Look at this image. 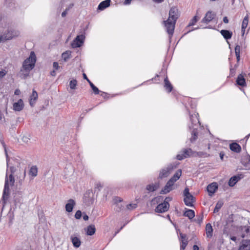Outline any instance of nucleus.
I'll return each mask as SVG.
<instances>
[{
  "instance_id": "obj_57",
  "label": "nucleus",
  "mask_w": 250,
  "mask_h": 250,
  "mask_svg": "<svg viewBox=\"0 0 250 250\" xmlns=\"http://www.w3.org/2000/svg\"><path fill=\"white\" fill-rule=\"evenodd\" d=\"M87 82L89 83L91 88L95 86L94 84L89 80H87Z\"/></svg>"
},
{
  "instance_id": "obj_9",
  "label": "nucleus",
  "mask_w": 250,
  "mask_h": 250,
  "mask_svg": "<svg viewBox=\"0 0 250 250\" xmlns=\"http://www.w3.org/2000/svg\"><path fill=\"white\" fill-rule=\"evenodd\" d=\"M179 241L180 242V250H184L188 244L187 235L182 233H179Z\"/></svg>"
},
{
  "instance_id": "obj_44",
  "label": "nucleus",
  "mask_w": 250,
  "mask_h": 250,
  "mask_svg": "<svg viewBox=\"0 0 250 250\" xmlns=\"http://www.w3.org/2000/svg\"><path fill=\"white\" fill-rule=\"evenodd\" d=\"M7 74L5 70H1L0 71V80L2 78Z\"/></svg>"
},
{
  "instance_id": "obj_8",
  "label": "nucleus",
  "mask_w": 250,
  "mask_h": 250,
  "mask_svg": "<svg viewBox=\"0 0 250 250\" xmlns=\"http://www.w3.org/2000/svg\"><path fill=\"white\" fill-rule=\"evenodd\" d=\"M169 208V204L167 201L159 204L155 208V211L158 213H163L167 211Z\"/></svg>"
},
{
  "instance_id": "obj_13",
  "label": "nucleus",
  "mask_w": 250,
  "mask_h": 250,
  "mask_svg": "<svg viewBox=\"0 0 250 250\" xmlns=\"http://www.w3.org/2000/svg\"><path fill=\"white\" fill-rule=\"evenodd\" d=\"M218 188V186L216 183H212L208 185L207 187V190L209 196H211Z\"/></svg>"
},
{
  "instance_id": "obj_59",
  "label": "nucleus",
  "mask_w": 250,
  "mask_h": 250,
  "mask_svg": "<svg viewBox=\"0 0 250 250\" xmlns=\"http://www.w3.org/2000/svg\"><path fill=\"white\" fill-rule=\"evenodd\" d=\"M193 250H199V248L198 246L197 245H194L193 247Z\"/></svg>"
},
{
  "instance_id": "obj_51",
  "label": "nucleus",
  "mask_w": 250,
  "mask_h": 250,
  "mask_svg": "<svg viewBox=\"0 0 250 250\" xmlns=\"http://www.w3.org/2000/svg\"><path fill=\"white\" fill-rule=\"evenodd\" d=\"M88 218H89V217H88V216L87 215L84 214V215H83V219L84 220L87 221V220H88Z\"/></svg>"
},
{
  "instance_id": "obj_46",
  "label": "nucleus",
  "mask_w": 250,
  "mask_h": 250,
  "mask_svg": "<svg viewBox=\"0 0 250 250\" xmlns=\"http://www.w3.org/2000/svg\"><path fill=\"white\" fill-rule=\"evenodd\" d=\"M53 66L55 70H58L60 68V66L57 62H54Z\"/></svg>"
},
{
  "instance_id": "obj_47",
  "label": "nucleus",
  "mask_w": 250,
  "mask_h": 250,
  "mask_svg": "<svg viewBox=\"0 0 250 250\" xmlns=\"http://www.w3.org/2000/svg\"><path fill=\"white\" fill-rule=\"evenodd\" d=\"M235 69L232 68V66L231 65L230 68V75H231V76H232V77L235 74Z\"/></svg>"
},
{
  "instance_id": "obj_36",
  "label": "nucleus",
  "mask_w": 250,
  "mask_h": 250,
  "mask_svg": "<svg viewBox=\"0 0 250 250\" xmlns=\"http://www.w3.org/2000/svg\"><path fill=\"white\" fill-rule=\"evenodd\" d=\"M14 198L16 203H21L22 201V195L20 193H16Z\"/></svg>"
},
{
  "instance_id": "obj_30",
  "label": "nucleus",
  "mask_w": 250,
  "mask_h": 250,
  "mask_svg": "<svg viewBox=\"0 0 250 250\" xmlns=\"http://www.w3.org/2000/svg\"><path fill=\"white\" fill-rule=\"evenodd\" d=\"M159 186L158 184H150L146 186V189L150 192H152L156 190L159 188Z\"/></svg>"
},
{
  "instance_id": "obj_5",
  "label": "nucleus",
  "mask_w": 250,
  "mask_h": 250,
  "mask_svg": "<svg viewBox=\"0 0 250 250\" xmlns=\"http://www.w3.org/2000/svg\"><path fill=\"white\" fill-rule=\"evenodd\" d=\"M19 34L20 33L18 31L15 30L11 27H8L5 31L3 35H0V42L18 37Z\"/></svg>"
},
{
  "instance_id": "obj_60",
  "label": "nucleus",
  "mask_w": 250,
  "mask_h": 250,
  "mask_svg": "<svg viewBox=\"0 0 250 250\" xmlns=\"http://www.w3.org/2000/svg\"><path fill=\"white\" fill-rule=\"evenodd\" d=\"M171 200H172V198L169 197H167L166 198L165 201H167V203H168V202L171 201Z\"/></svg>"
},
{
  "instance_id": "obj_54",
  "label": "nucleus",
  "mask_w": 250,
  "mask_h": 250,
  "mask_svg": "<svg viewBox=\"0 0 250 250\" xmlns=\"http://www.w3.org/2000/svg\"><path fill=\"white\" fill-rule=\"evenodd\" d=\"M20 93H21V91L19 89H16L14 92L15 94L17 95H19L20 94Z\"/></svg>"
},
{
  "instance_id": "obj_42",
  "label": "nucleus",
  "mask_w": 250,
  "mask_h": 250,
  "mask_svg": "<svg viewBox=\"0 0 250 250\" xmlns=\"http://www.w3.org/2000/svg\"><path fill=\"white\" fill-rule=\"evenodd\" d=\"M82 216V212L81 210H77L75 214V217L77 219H79L81 218Z\"/></svg>"
},
{
  "instance_id": "obj_49",
  "label": "nucleus",
  "mask_w": 250,
  "mask_h": 250,
  "mask_svg": "<svg viewBox=\"0 0 250 250\" xmlns=\"http://www.w3.org/2000/svg\"><path fill=\"white\" fill-rule=\"evenodd\" d=\"M131 1L132 0H125L124 3L125 5H128L131 3Z\"/></svg>"
},
{
  "instance_id": "obj_1",
  "label": "nucleus",
  "mask_w": 250,
  "mask_h": 250,
  "mask_svg": "<svg viewBox=\"0 0 250 250\" xmlns=\"http://www.w3.org/2000/svg\"><path fill=\"white\" fill-rule=\"evenodd\" d=\"M179 16L178 10L176 7L174 6L169 10L168 19L163 21L170 39L173 34L175 23Z\"/></svg>"
},
{
  "instance_id": "obj_3",
  "label": "nucleus",
  "mask_w": 250,
  "mask_h": 250,
  "mask_svg": "<svg viewBox=\"0 0 250 250\" xmlns=\"http://www.w3.org/2000/svg\"><path fill=\"white\" fill-rule=\"evenodd\" d=\"M10 169L11 171V173H13L14 172V167H10ZM14 182L15 180L12 175V173L10 174L9 179L7 178V174H6L5 180L4 188L2 195V200L4 204L5 203L6 200H7L8 198L9 186L13 185Z\"/></svg>"
},
{
  "instance_id": "obj_33",
  "label": "nucleus",
  "mask_w": 250,
  "mask_h": 250,
  "mask_svg": "<svg viewBox=\"0 0 250 250\" xmlns=\"http://www.w3.org/2000/svg\"><path fill=\"white\" fill-rule=\"evenodd\" d=\"M71 52L70 51H66L62 54V57L64 62L67 61L70 58Z\"/></svg>"
},
{
  "instance_id": "obj_23",
  "label": "nucleus",
  "mask_w": 250,
  "mask_h": 250,
  "mask_svg": "<svg viewBox=\"0 0 250 250\" xmlns=\"http://www.w3.org/2000/svg\"><path fill=\"white\" fill-rule=\"evenodd\" d=\"M206 233L207 237L210 238L213 235V229L210 223H208L206 226Z\"/></svg>"
},
{
  "instance_id": "obj_37",
  "label": "nucleus",
  "mask_w": 250,
  "mask_h": 250,
  "mask_svg": "<svg viewBox=\"0 0 250 250\" xmlns=\"http://www.w3.org/2000/svg\"><path fill=\"white\" fill-rule=\"evenodd\" d=\"M223 203L222 201H219L217 203L215 208L214 209V212H218L219 210L222 208Z\"/></svg>"
},
{
  "instance_id": "obj_27",
  "label": "nucleus",
  "mask_w": 250,
  "mask_h": 250,
  "mask_svg": "<svg viewBox=\"0 0 250 250\" xmlns=\"http://www.w3.org/2000/svg\"><path fill=\"white\" fill-rule=\"evenodd\" d=\"M86 234L88 235H93L96 231V229L93 225H91L88 226L85 229Z\"/></svg>"
},
{
  "instance_id": "obj_35",
  "label": "nucleus",
  "mask_w": 250,
  "mask_h": 250,
  "mask_svg": "<svg viewBox=\"0 0 250 250\" xmlns=\"http://www.w3.org/2000/svg\"><path fill=\"white\" fill-rule=\"evenodd\" d=\"M200 17H198L197 15H195L193 17V18L190 20L189 23H188V26H190L194 25L197 22V21L200 19Z\"/></svg>"
},
{
  "instance_id": "obj_12",
  "label": "nucleus",
  "mask_w": 250,
  "mask_h": 250,
  "mask_svg": "<svg viewBox=\"0 0 250 250\" xmlns=\"http://www.w3.org/2000/svg\"><path fill=\"white\" fill-rule=\"evenodd\" d=\"M215 14L211 11H208L205 17L202 20L201 22L208 24L214 18Z\"/></svg>"
},
{
  "instance_id": "obj_15",
  "label": "nucleus",
  "mask_w": 250,
  "mask_h": 250,
  "mask_svg": "<svg viewBox=\"0 0 250 250\" xmlns=\"http://www.w3.org/2000/svg\"><path fill=\"white\" fill-rule=\"evenodd\" d=\"M23 107L24 104L21 99L19 100L17 102L13 104V110L16 111H20L23 109Z\"/></svg>"
},
{
  "instance_id": "obj_52",
  "label": "nucleus",
  "mask_w": 250,
  "mask_h": 250,
  "mask_svg": "<svg viewBox=\"0 0 250 250\" xmlns=\"http://www.w3.org/2000/svg\"><path fill=\"white\" fill-rule=\"evenodd\" d=\"M220 159L221 160H223V157L224 156V153L223 152H221L219 154Z\"/></svg>"
},
{
  "instance_id": "obj_45",
  "label": "nucleus",
  "mask_w": 250,
  "mask_h": 250,
  "mask_svg": "<svg viewBox=\"0 0 250 250\" xmlns=\"http://www.w3.org/2000/svg\"><path fill=\"white\" fill-rule=\"evenodd\" d=\"M91 88L92 89L93 92L95 94L97 95L99 93L100 91L96 86H94L93 87H92Z\"/></svg>"
},
{
  "instance_id": "obj_18",
  "label": "nucleus",
  "mask_w": 250,
  "mask_h": 250,
  "mask_svg": "<svg viewBox=\"0 0 250 250\" xmlns=\"http://www.w3.org/2000/svg\"><path fill=\"white\" fill-rule=\"evenodd\" d=\"M38 99V93L35 90H33L31 95L30 96L29 104L31 106H34Z\"/></svg>"
},
{
  "instance_id": "obj_11",
  "label": "nucleus",
  "mask_w": 250,
  "mask_h": 250,
  "mask_svg": "<svg viewBox=\"0 0 250 250\" xmlns=\"http://www.w3.org/2000/svg\"><path fill=\"white\" fill-rule=\"evenodd\" d=\"M192 152V150L190 148L184 149L180 154H178L176 156V158L179 160H182L185 158L189 157Z\"/></svg>"
},
{
  "instance_id": "obj_20",
  "label": "nucleus",
  "mask_w": 250,
  "mask_h": 250,
  "mask_svg": "<svg viewBox=\"0 0 250 250\" xmlns=\"http://www.w3.org/2000/svg\"><path fill=\"white\" fill-rule=\"evenodd\" d=\"M242 178V177L241 175H235L232 177L230 178L229 181V185L230 187L234 186L236 184V183Z\"/></svg>"
},
{
  "instance_id": "obj_21",
  "label": "nucleus",
  "mask_w": 250,
  "mask_h": 250,
  "mask_svg": "<svg viewBox=\"0 0 250 250\" xmlns=\"http://www.w3.org/2000/svg\"><path fill=\"white\" fill-rule=\"evenodd\" d=\"M230 149L236 153H239L241 150V146L236 143H233L229 145Z\"/></svg>"
},
{
  "instance_id": "obj_62",
  "label": "nucleus",
  "mask_w": 250,
  "mask_h": 250,
  "mask_svg": "<svg viewBox=\"0 0 250 250\" xmlns=\"http://www.w3.org/2000/svg\"><path fill=\"white\" fill-rule=\"evenodd\" d=\"M230 239L233 241H235L236 240V237L235 236H232L230 237Z\"/></svg>"
},
{
  "instance_id": "obj_39",
  "label": "nucleus",
  "mask_w": 250,
  "mask_h": 250,
  "mask_svg": "<svg viewBox=\"0 0 250 250\" xmlns=\"http://www.w3.org/2000/svg\"><path fill=\"white\" fill-rule=\"evenodd\" d=\"M77 84V81L76 80H72L69 83L70 88L71 89H75Z\"/></svg>"
},
{
  "instance_id": "obj_17",
  "label": "nucleus",
  "mask_w": 250,
  "mask_h": 250,
  "mask_svg": "<svg viewBox=\"0 0 250 250\" xmlns=\"http://www.w3.org/2000/svg\"><path fill=\"white\" fill-rule=\"evenodd\" d=\"M75 205V201L73 199H69L65 205L66 211L68 212H72Z\"/></svg>"
},
{
  "instance_id": "obj_55",
  "label": "nucleus",
  "mask_w": 250,
  "mask_h": 250,
  "mask_svg": "<svg viewBox=\"0 0 250 250\" xmlns=\"http://www.w3.org/2000/svg\"><path fill=\"white\" fill-rule=\"evenodd\" d=\"M56 72H55V70H54L53 71H52L51 72H50V75L52 76H55L56 75Z\"/></svg>"
},
{
  "instance_id": "obj_24",
  "label": "nucleus",
  "mask_w": 250,
  "mask_h": 250,
  "mask_svg": "<svg viewBox=\"0 0 250 250\" xmlns=\"http://www.w3.org/2000/svg\"><path fill=\"white\" fill-rule=\"evenodd\" d=\"M93 193L92 190H88L84 195V199L86 202H91L93 200Z\"/></svg>"
},
{
  "instance_id": "obj_38",
  "label": "nucleus",
  "mask_w": 250,
  "mask_h": 250,
  "mask_svg": "<svg viewBox=\"0 0 250 250\" xmlns=\"http://www.w3.org/2000/svg\"><path fill=\"white\" fill-rule=\"evenodd\" d=\"M197 138V130L193 128V130L192 132V137L190 138L191 142H193L196 140Z\"/></svg>"
},
{
  "instance_id": "obj_16",
  "label": "nucleus",
  "mask_w": 250,
  "mask_h": 250,
  "mask_svg": "<svg viewBox=\"0 0 250 250\" xmlns=\"http://www.w3.org/2000/svg\"><path fill=\"white\" fill-rule=\"evenodd\" d=\"M71 240L75 248H78L80 247L81 245V241L80 238L75 234L71 236Z\"/></svg>"
},
{
  "instance_id": "obj_2",
  "label": "nucleus",
  "mask_w": 250,
  "mask_h": 250,
  "mask_svg": "<svg viewBox=\"0 0 250 250\" xmlns=\"http://www.w3.org/2000/svg\"><path fill=\"white\" fill-rule=\"evenodd\" d=\"M36 62V55L34 52L32 51L29 58L26 59L23 62L22 68L21 69V74L22 78L25 79L29 76L30 71L35 66Z\"/></svg>"
},
{
  "instance_id": "obj_64",
  "label": "nucleus",
  "mask_w": 250,
  "mask_h": 250,
  "mask_svg": "<svg viewBox=\"0 0 250 250\" xmlns=\"http://www.w3.org/2000/svg\"><path fill=\"white\" fill-rule=\"evenodd\" d=\"M102 187V186L101 185V184H97V188H101Z\"/></svg>"
},
{
  "instance_id": "obj_58",
  "label": "nucleus",
  "mask_w": 250,
  "mask_h": 250,
  "mask_svg": "<svg viewBox=\"0 0 250 250\" xmlns=\"http://www.w3.org/2000/svg\"><path fill=\"white\" fill-rule=\"evenodd\" d=\"M87 82L89 83L91 88L95 86L94 84L89 80H87Z\"/></svg>"
},
{
  "instance_id": "obj_50",
  "label": "nucleus",
  "mask_w": 250,
  "mask_h": 250,
  "mask_svg": "<svg viewBox=\"0 0 250 250\" xmlns=\"http://www.w3.org/2000/svg\"><path fill=\"white\" fill-rule=\"evenodd\" d=\"M223 21L225 23H228L229 22V20H228L227 17H224V18H223Z\"/></svg>"
},
{
  "instance_id": "obj_29",
  "label": "nucleus",
  "mask_w": 250,
  "mask_h": 250,
  "mask_svg": "<svg viewBox=\"0 0 250 250\" xmlns=\"http://www.w3.org/2000/svg\"><path fill=\"white\" fill-rule=\"evenodd\" d=\"M164 87L168 92H170L172 90V86L168 80L167 77H166L164 80Z\"/></svg>"
},
{
  "instance_id": "obj_7",
  "label": "nucleus",
  "mask_w": 250,
  "mask_h": 250,
  "mask_svg": "<svg viewBox=\"0 0 250 250\" xmlns=\"http://www.w3.org/2000/svg\"><path fill=\"white\" fill-rule=\"evenodd\" d=\"M85 37L83 35H80L77 36L71 43L73 48H77L81 46L83 44Z\"/></svg>"
},
{
  "instance_id": "obj_56",
  "label": "nucleus",
  "mask_w": 250,
  "mask_h": 250,
  "mask_svg": "<svg viewBox=\"0 0 250 250\" xmlns=\"http://www.w3.org/2000/svg\"><path fill=\"white\" fill-rule=\"evenodd\" d=\"M87 82L89 83L91 88L95 86L94 84L89 80H87Z\"/></svg>"
},
{
  "instance_id": "obj_40",
  "label": "nucleus",
  "mask_w": 250,
  "mask_h": 250,
  "mask_svg": "<svg viewBox=\"0 0 250 250\" xmlns=\"http://www.w3.org/2000/svg\"><path fill=\"white\" fill-rule=\"evenodd\" d=\"M1 144L2 145V146H3V148H4V149L5 154V156H6V157L7 166V167H8V162L9 161V159L8 155V154H7V149H6V145H5V143L3 141H1Z\"/></svg>"
},
{
  "instance_id": "obj_26",
  "label": "nucleus",
  "mask_w": 250,
  "mask_h": 250,
  "mask_svg": "<svg viewBox=\"0 0 250 250\" xmlns=\"http://www.w3.org/2000/svg\"><path fill=\"white\" fill-rule=\"evenodd\" d=\"M236 83L238 85L242 86H244L246 85L245 79L242 74L238 75L236 80Z\"/></svg>"
},
{
  "instance_id": "obj_41",
  "label": "nucleus",
  "mask_w": 250,
  "mask_h": 250,
  "mask_svg": "<svg viewBox=\"0 0 250 250\" xmlns=\"http://www.w3.org/2000/svg\"><path fill=\"white\" fill-rule=\"evenodd\" d=\"M137 207L136 204H129L127 205L126 208L128 209H133Z\"/></svg>"
},
{
  "instance_id": "obj_48",
  "label": "nucleus",
  "mask_w": 250,
  "mask_h": 250,
  "mask_svg": "<svg viewBox=\"0 0 250 250\" xmlns=\"http://www.w3.org/2000/svg\"><path fill=\"white\" fill-rule=\"evenodd\" d=\"M242 230L248 233L249 232L250 229L248 227L245 226L243 227Z\"/></svg>"
},
{
  "instance_id": "obj_53",
  "label": "nucleus",
  "mask_w": 250,
  "mask_h": 250,
  "mask_svg": "<svg viewBox=\"0 0 250 250\" xmlns=\"http://www.w3.org/2000/svg\"><path fill=\"white\" fill-rule=\"evenodd\" d=\"M154 2L157 3H162L164 0H152Z\"/></svg>"
},
{
  "instance_id": "obj_61",
  "label": "nucleus",
  "mask_w": 250,
  "mask_h": 250,
  "mask_svg": "<svg viewBox=\"0 0 250 250\" xmlns=\"http://www.w3.org/2000/svg\"><path fill=\"white\" fill-rule=\"evenodd\" d=\"M66 14H67V11H66V10H65V11H63V12L62 13V17H65V16H66Z\"/></svg>"
},
{
  "instance_id": "obj_25",
  "label": "nucleus",
  "mask_w": 250,
  "mask_h": 250,
  "mask_svg": "<svg viewBox=\"0 0 250 250\" xmlns=\"http://www.w3.org/2000/svg\"><path fill=\"white\" fill-rule=\"evenodd\" d=\"M249 21V16L248 15L246 16L244 18L242 23V28L241 31L242 35L243 36L245 34V29L247 28Z\"/></svg>"
},
{
  "instance_id": "obj_34",
  "label": "nucleus",
  "mask_w": 250,
  "mask_h": 250,
  "mask_svg": "<svg viewBox=\"0 0 250 250\" xmlns=\"http://www.w3.org/2000/svg\"><path fill=\"white\" fill-rule=\"evenodd\" d=\"M235 53L237 59V62H238L240 61V46L239 45H237L235 47Z\"/></svg>"
},
{
  "instance_id": "obj_43",
  "label": "nucleus",
  "mask_w": 250,
  "mask_h": 250,
  "mask_svg": "<svg viewBox=\"0 0 250 250\" xmlns=\"http://www.w3.org/2000/svg\"><path fill=\"white\" fill-rule=\"evenodd\" d=\"M123 200L119 197H115L113 198V201L115 204H117L118 203L122 202Z\"/></svg>"
},
{
  "instance_id": "obj_28",
  "label": "nucleus",
  "mask_w": 250,
  "mask_h": 250,
  "mask_svg": "<svg viewBox=\"0 0 250 250\" xmlns=\"http://www.w3.org/2000/svg\"><path fill=\"white\" fill-rule=\"evenodd\" d=\"M220 33L226 40L231 39L232 35V33L227 30H222Z\"/></svg>"
},
{
  "instance_id": "obj_22",
  "label": "nucleus",
  "mask_w": 250,
  "mask_h": 250,
  "mask_svg": "<svg viewBox=\"0 0 250 250\" xmlns=\"http://www.w3.org/2000/svg\"><path fill=\"white\" fill-rule=\"evenodd\" d=\"M111 0H105L102 1L98 5V9L100 10H103L110 6Z\"/></svg>"
},
{
  "instance_id": "obj_32",
  "label": "nucleus",
  "mask_w": 250,
  "mask_h": 250,
  "mask_svg": "<svg viewBox=\"0 0 250 250\" xmlns=\"http://www.w3.org/2000/svg\"><path fill=\"white\" fill-rule=\"evenodd\" d=\"M38 168L36 166H32L29 170V175H31L33 177H35L37 175Z\"/></svg>"
},
{
  "instance_id": "obj_6",
  "label": "nucleus",
  "mask_w": 250,
  "mask_h": 250,
  "mask_svg": "<svg viewBox=\"0 0 250 250\" xmlns=\"http://www.w3.org/2000/svg\"><path fill=\"white\" fill-rule=\"evenodd\" d=\"M184 196V203L185 205L188 207L193 206V203L195 202L194 197L189 193L188 188H186L183 192Z\"/></svg>"
},
{
  "instance_id": "obj_14",
  "label": "nucleus",
  "mask_w": 250,
  "mask_h": 250,
  "mask_svg": "<svg viewBox=\"0 0 250 250\" xmlns=\"http://www.w3.org/2000/svg\"><path fill=\"white\" fill-rule=\"evenodd\" d=\"M190 120L192 125V126H189V128H194V126L197 125L199 123L198 114L195 113L190 115Z\"/></svg>"
},
{
  "instance_id": "obj_4",
  "label": "nucleus",
  "mask_w": 250,
  "mask_h": 250,
  "mask_svg": "<svg viewBox=\"0 0 250 250\" xmlns=\"http://www.w3.org/2000/svg\"><path fill=\"white\" fill-rule=\"evenodd\" d=\"M181 174V170H178L174 174L173 176L168 181L166 186L161 191L160 193L161 194H167L172 190L173 189L172 187L174 183L180 178Z\"/></svg>"
},
{
  "instance_id": "obj_31",
  "label": "nucleus",
  "mask_w": 250,
  "mask_h": 250,
  "mask_svg": "<svg viewBox=\"0 0 250 250\" xmlns=\"http://www.w3.org/2000/svg\"><path fill=\"white\" fill-rule=\"evenodd\" d=\"M184 215L188 217L189 219H192L195 216V212L193 210L188 209L184 213Z\"/></svg>"
},
{
  "instance_id": "obj_10",
  "label": "nucleus",
  "mask_w": 250,
  "mask_h": 250,
  "mask_svg": "<svg viewBox=\"0 0 250 250\" xmlns=\"http://www.w3.org/2000/svg\"><path fill=\"white\" fill-rule=\"evenodd\" d=\"M173 169V167L171 165H169L166 168L163 169L160 172L159 178L162 179L167 177L169 175Z\"/></svg>"
},
{
  "instance_id": "obj_63",
  "label": "nucleus",
  "mask_w": 250,
  "mask_h": 250,
  "mask_svg": "<svg viewBox=\"0 0 250 250\" xmlns=\"http://www.w3.org/2000/svg\"><path fill=\"white\" fill-rule=\"evenodd\" d=\"M83 78H84V79L86 80V81H87V80H89V79L87 78V76H86V74H84V73H83Z\"/></svg>"
},
{
  "instance_id": "obj_19",
  "label": "nucleus",
  "mask_w": 250,
  "mask_h": 250,
  "mask_svg": "<svg viewBox=\"0 0 250 250\" xmlns=\"http://www.w3.org/2000/svg\"><path fill=\"white\" fill-rule=\"evenodd\" d=\"M239 250H250V240H243L239 247Z\"/></svg>"
}]
</instances>
